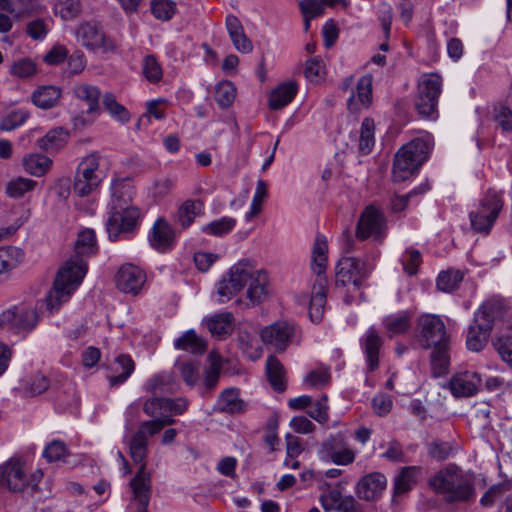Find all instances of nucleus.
Returning <instances> with one entry per match:
<instances>
[{
  "mask_svg": "<svg viewBox=\"0 0 512 512\" xmlns=\"http://www.w3.org/2000/svg\"><path fill=\"white\" fill-rule=\"evenodd\" d=\"M97 249L93 229L87 228L78 234L75 244L76 254L60 266L53 287L47 295V309L50 312L58 310L63 303L67 302L82 283L87 273V264L82 256L94 254Z\"/></svg>",
  "mask_w": 512,
  "mask_h": 512,
  "instance_id": "nucleus-1",
  "label": "nucleus"
},
{
  "mask_svg": "<svg viewBox=\"0 0 512 512\" xmlns=\"http://www.w3.org/2000/svg\"><path fill=\"white\" fill-rule=\"evenodd\" d=\"M244 287H247V298L253 304L263 302L269 295V278L266 271L256 269L248 260L233 265L228 274L216 285L218 301L230 300Z\"/></svg>",
  "mask_w": 512,
  "mask_h": 512,
  "instance_id": "nucleus-2",
  "label": "nucleus"
},
{
  "mask_svg": "<svg viewBox=\"0 0 512 512\" xmlns=\"http://www.w3.org/2000/svg\"><path fill=\"white\" fill-rule=\"evenodd\" d=\"M429 484L448 503L469 502L475 497L473 475L454 464L437 472Z\"/></svg>",
  "mask_w": 512,
  "mask_h": 512,
  "instance_id": "nucleus-3",
  "label": "nucleus"
},
{
  "mask_svg": "<svg viewBox=\"0 0 512 512\" xmlns=\"http://www.w3.org/2000/svg\"><path fill=\"white\" fill-rule=\"evenodd\" d=\"M128 445L131 459L135 464L140 465L137 474L130 482V487L133 493L132 505H135L136 512H148L147 507L150 495V476L146 473L145 458L148 451V438L145 435V430L138 429V431L130 438Z\"/></svg>",
  "mask_w": 512,
  "mask_h": 512,
  "instance_id": "nucleus-4",
  "label": "nucleus"
},
{
  "mask_svg": "<svg viewBox=\"0 0 512 512\" xmlns=\"http://www.w3.org/2000/svg\"><path fill=\"white\" fill-rule=\"evenodd\" d=\"M327 252L328 244L326 238L318 235L311 252V268L316 274V279L312 286L309 317L314 323H319L322 320L326 304L327 278L325 271L328 260Z\"/></svg>",
  "mask_w": 512,
  "mask_h": 512,
  "instance_id": "nucleus-5",
  "label": "nucleus"
},
{
  "mask_svg": "<svg viewBox=\"0 0 512 512\" xmlns=\"http://www.w3.org/2000/svg\"><path fill=\"white\" fill-rule=\"evenodd\" d=\"M109 168L108 158L100 152L94 151L83 157L76 169L74 192L81 197L94 192L107 176Z\"/></svg>",
  "mask_w": 512,
  "mask_h": 512,
  "instance_id": "nucleus-6",
  "label": "nucleus"
},
{
  "mask_svg": "<svg viewBox=\"0 0 512 512\" xmlns=\"http://www.w3.org/2000/svg\"><path fill=\"white\" fill-rule=\"evenodd\" d=\"M431 150L428 138H416L403 145L395 155L393 179L402 182L410 178L425 162Z\"/></svg>",
  "mask_w": 512,
  "mask_h": 512,
  "instance_id": "nucleus-7",
  "label": "nucleus"
},
{
  "mask_svg": "<svg viewBox=\"0 0 512 512\" xmlns=\"http://www.w3.org/2000/svg\"><path fill=\"white\" fill-rule=\"evenodd\" d=\"M38 321L39 314L31 305H11L0 311V330L13 334L31 332Z\"/></svg>",
  "mask_w": 512,
  "mask_h": 512,
  "instance_id": "nucleus-8",
  "label": "nucleus"
},
{
  "mask_svg": "<svg viewBox=\"0 0 512 512\" xmlns=\"http://www.w3.org/2000/svg\"><path fill=\"white\" fill-rule=\"evenodd\" d=\"M502 208L501 196L494 190H488L478 207L469 213L471 228L477 233H489Z\"/></svg>",
  "mask_w": 512,
  "mask_h": 512,
  "instance_id": "nucleus-9",
  "label": "nucleus"
},
{
  "mask_svg": "<svg viewBox=\"0 0 512 512\" xmlns=\"http://www.w3.org/2000/svg\"><path fill=\"white\" fill-rule=\"evenodd\" d=\"M106 214L105 228L111 241H117L133 232L141 218L138 207L107 208Z\"/></svg>",
  "mask_w": 512,
  "mask_h": 512,
  "instance_id": "nucleus-10",
  "label": "nucleus"
},
{
  "mask_svg": "<svg viewBox=\"0 0 512 512\" xmlns=\"http://www.w3.org/2000/svg\"><path fill=\"white\" fill-rule=\"evenodd\" d=\"M442 91V78L436 73L424 74L418 82V94L415 106L423 117L437 114L438 98Z\"/></svg>",
  "mask_w": 512,
  "mask_h": 512,
  "instance_id": "nucleus-11",
  "label": "nucleus"
},
{
  "mask_svg": "<svg viewBox=\"0 0 512 512\" xmlns=\"http://www.w3.org/2000/svg\"><path fill=\"white\" fill-rule=\"evenodd\" d=\"M387 233V220L381 209L374 204L367 206L361 213L356 227V237L359 240L372 238L383 241Z\"/></svg>",
  "mask_w": 512,
  "mask_h": 512,
  "instance_id": "nucleus-12",
  "label": "nucleus"
},
{
  "mask_svg": "<svg viewBox=\"0 0 512 512\" xmlns=\"http://www.w3.org/2000/svg\"><path fill=\"white\" fill-rule=\"evenodd\" d=\"M321 460L326 463L346 466L354 462L356 453L353 451L343 434L330 435L325 439L318 450Z\"/></svg>",
  "mask_w": 512,
  "mask_h": 512,
  "instance_id": "nucleus-13",
  "label": "nucleus"
},
{
  "mask_svg": "<svg viewBox=\"0 0 512 512\" xmlns=\"http://www.w3.org/2000/svg\"><path fill=\"white\" fill-rule=\"evenodd\" d=\"M371 267L362 259L344 257L336 265L335 283L337 286L353 285L358 288L369 275Z\"/></svg>",
  "mask_w": 512,
  "mask_h": 512,
  "instance_id": "nucleus-14",
  "label": "nucleus"
},
{
  "mask_svg": "<svg viewBox=\"0 0 512 512\" xmlns=\"http://www.w3.org/2000/svg\"><path fill=\"white\" fill-rule=\"evenodd\" d=\"M417 338L425 349L448 342L443 320L436 315H423L418 319Z\"/></svg>",
  "mask_w": 512,
  "mask_h": 512,
  "instance_id": "nucleus-15",
  "label": "nucleus"
},
{
  "mask_svg": "<svg viewBox=\"0 0 512 512\" xmlns=\"http://www.w3.org/2000/svg\"><path fill=\"white\" fill-rule=\"evenodd\" d=\"M297 327L287 321H277L264 327L260 332V337L264 344L271 346L279 352L287 349L290 343L296 338Z\"/></svg>",
  "mask_w": 512,
  "mask_h": 512,
  "instance_id": "nucleus-16",
  "label": "nucleus"
},
{
  "mask_svg": "<svg viewBox=\"0 0 512 512\" xmlns=\"http://www.w3.org/2000/svg\"><path fill=\"white\" fill-rule=\"evenodd\" d=\"M75 35L77 41L88 50L108 52L115 49L114 42L106 36L102 28L96 23H81L76 29Z\"/></svg>",
  "mask_w": 512,
  "mask_h": 512,
  "instance_id": "nucleus-17",
  "label": "nucleus"
},
{
  "mask_svg": "<svg viewBox=\"0 0 512 512\" xmlns=\"http://www.w3.org/2000/svg\"><path fill=\"white\" fill-rule=\"evenodd\" d=\"M29 479L24 463L19 459H10L0 465V486L12 492H21L28 487Z\"/></svg>",
  "mask_w": 512,
  "mask_h": 512,
  "instance_id": "nucleus-18",
  "label": "nucleus"
},
{
  "mask_svg": "<svg viewBox=\"0 0 512 512\" xmlns=\"http://www.w3.org/2000/svg\"><path fill=\"white\" fill-rule=\"evenodd\" d=\"M482 385V377L475 371H460L455 373L447 385L451 394L456 398L474 396Z\"/></svg>",
  "mask_w": 512,
  "mask_h": 512,
  "instance_id": "nucleus-19",
  "label": "nucleus"
},
{
  "mask_svg": "<svg viewBox=\"0 0 512 512\" xmlns=\"http://www.w3.org/2000/svg\"><path fill=\"white\" fill-rule=\"evenodd\" d=\"M145 281V272L133 264L121 266L115 277L117 288L132 295H136L142 289Z\"/></svg>",
  "mask_w": 512,
  "mask_h": 512,
  "instance_id": "nucleus-20",
  "label": "nucleus"
},
{
  "mask_svg": "<svg viewBox=\"0 0 512 512\" xmlns=\"http://www.w3.org/2000/svg\"><path fill=\"white\" fill-rule=\"evenodd\" d=\"M360 345L365 354L367 371L373 372L379 367V355L383 339L373 327H370L360 338Z\"/></svg>",
  "mask_w": 512,
  "mask_h": 512,
  "instance_id": "nucleus-21",
  "label": "nucleus"
},
{
  "mask_svg": "<svg viewBox=\"0 0 512 512\" xmlns=\"http://www.w3.org/2000/svg\"><path fill=\"white\" fill-rule=\"evenodd\" d=\"M111 197L107 208L136 207L133 204L134 187L128 179H115L110 185Z\"/></svg>",
  "mask_w": 512,
  "mask_h": 512,
  "instance_id": "nucleus-22",
  "label": "nucleus"
},
{
  "mask_svg": "<svg viewBox=\"0 0 512 512\" xmlns=\"http://www.w3.org/2000/svg\"><path fill=\"white\" fill-rule=\"evenodd\" d=\"M135 370V362L130 355L121 354L117 356L109 365L107 380L111 387L122 385L127 381Z\"/></svg>",
  "mask_w": 512,
  "mask_h": 512,
  "instance_id": "nucleus-23",
  "label": "nucleus"
},
{
  "mask_svg": "<svg viewBox=\"0 0 512 512\" xmlns=\"http://www.w3.org/2000/svg\"><path fill=\"white\" fill-rule=\"evenodd\" d=\"M387 479L379 473L374 472L361 478L357 485V495L361 499L374 500L379 497L386 488Z\"/></svg>",
  "mask_w": 512,
  "mask_h": 512,
  "instance_id": "nucleus-24",
  "label": "nucleus"
},
{
  "mask_svg": "<svg viewBox=\"0 0 512 512\" xmlns=\"http://www.w3.org/2000/svg\"><path fill=\"white\" fill-rule=\"evenodd\" d=\"M372 81L371 75L362 76L356 86V92H353L347 101L348 109L351 112H358L361 108H367L372 99Z\"/></svg>",
  "mask_w": 512,
  "mask_h": 512,
  "instance_id": "nucleus-25",
  "label": "nucleus"
},
{
  "mask_svg": "<svg viewBox=\"0 0 512 512\" xmlns=\"http://www.w3.org/2000/svg\"><path fill=\"white\" fill-rule=\"evenodd\" d=\"M491 330L492 328L489 326L488 322L476 321L474 317L473 323L469 326L467 332V348L473 352L481 351L488 341Z\"/></svg>",
  "mask_w": 512,
  "mask_h": 512,
  "instance_id": "nucleus-26",
  "label": "nucleus"
},
{
  "mask_svg": "<svg viewBox=\"0 0 512 512\" xmlns=\"http://www.w3.org/2000/svg\"><path fill=\"white\" fill-rule=\"evenodd\" d=\"M174 236L171 225L166 220L159 218L152 227L149 241L153 248L164 251L172 245Z\"/></svg>",
  "mask_w": 512,
  "mask_h": 512,
  "instance_id": "nucleus-27",
  "label": "nucleus"
},
{
  "mask_svg": "<svg viewBox=\"0 0 512 512\" xmlns=\"http://www.w3.org/2000/svg\"><path fill=\"white\" fill-rule=\"evenodd\" d=\"M203 213L204 205L202 201L188 199L178 207L174 221L182 229H187L194 222L195 218Z\"/></svg>",
  "mask_w": 512,
  "mask_h": 512,
  "instance_id": "nucleus-28",
  "label": "nucleus"
},
{
  "mask_svg": "<svg viewBox=\"0 0 512 512\" xmlns=\"http://www.w3.org/2000/svg\"><path fill=\"white\" fill-rule=\"evenodd\" d=\"M72 92L77 99L87 103V112L89 114H99L101 91L97 86L87 83H78L74 85Z\"/></svg>",
  "mask_w": 512,
  "mask_h": 512,
  "instance_id": "nucleus-29",
  "label": "nucleus"
},
{
  "mask_svg": "<svg viewBox=\"0 0 512 512\" xmlns=\"http://www.w3.org/2000/svg\"><path fill=\"white\" fill-rule=\"evenodd\" d=\"M205 325L212 336L224 338L233 331L234 317L230 312L217 313L205 319Z\"/></svg>",
  "mask_w": 512,
  "mask_h": 512,
  "instance_id": "nucleus-30",
  "label": "nucleus"
},
{
  "mask_svg": "<svg viewBox=\"0 0 512 512\" xmlns=\"http://www.w3.org/2000/svg\"><path fill=\"white\" fill-rule=\"evenodd\" d=\"M505 314V304L501 299H489L481 305L475 313L476 321L488 322L493 328L496 321L501 320Z\"/></svg>",
  "mask_w": 512,
  "mask_h": 512,
  "instance_id": "nucleus-31",
  "label": "nucleus"
},
{
  "mask_svg": "<svg viewBox=\"0 0 512 512\" xmlns=\"http://www.w3.org/2000/svg\"><path fill=\"white\" fill-rule=\"evenodd\" d=\"M411 322V312L404 310L387 315L384 317L382 323L388 335L393 337L395 335L406 333L411 327Z\"/></svg>",
  "mask_w": 512,
  "mask_h": 512,
  "instance_id": "nucleus-32",
  "label": "nucleus"
},
{
  "mask_svg": "<svg viewBox=\"0 0 512 512\" xmlns=\"http://www.w3.org/2000/svg\"><path fill=\"white\" fill-rule=\"evenodd\" d=\"M68 138L69 133L67 130L62 127H56L38 139L37 146L46 152L59 151L66 145Z\"/></svg>",
  "mask_w": 512,
  "mask_h": 512,
  "instance_id": "nucleus-33",
  "label": "nucleus"
},
{
  "mask_svg": "<svg viewBox=\"0 0 512 512\" xmlns=\"http://www.w3.org/2000/svg\"><path fill=\"white\" fill-rule=\"evenodd\" d=\"M297 84L295 81H288L280 84L274 89L269 97V106L271 109L278 110L288 105L296 95Z\"/></svg>",
  "mask_w": 512,
  "mask_h": 512,
  "instance_id": "nucleus-34",
  "label": "nucleus"
},
{
  "mask_svg": "<svg viewBox=\"0 0 512 512\" xmlns=\"http://www.w3.org/2000/svg\"><path fill=\"white\" fill-rule=\"evenodd\" d=\"M422 469L416 466L404 467L394 480V495L400 496L407 493L417 483Z\"/></svg>",
  "mask_w": 512,
  "mask_h": 512,
  "instance_id": "nucleus-35",
  "label": "nucleus"
},
{
  "mask_svg": "<svg viewBox=\"0 0 512 512\" xmlns=\"http://www.w3.org/2000/svg\"><path fill=\"white\" fill-rule=\"evenodd\" d=\"M375 145V123L372 118H364L357 136V149L360 154L371 153Z\"/></svg>",
  "mask_w": 512,
  "mask_h": 512,
  "instance_id": "nucleus-36",
  "label": "nucleus"
},
{
  "mask_svg": "<svg viewBox=\"0 0 512 512\" xmlns=\"http://www.w3.org/2000/svg\"><path fill=\"white\" fill-rule=\"evenodd\" d=\"M61 97V89L56 86H42L32 94V102L41 109L54 107Z\"/></svg>",
  "mask_w": 512,
  "mask_h": 512,
  "instance_id": "nucleus-37",
  "label": "nucleus"
},
{
  "mask_svg": "<svg viewBox=\"0 0 512 512\" xmlns=\"http://www.w3.org/2000/svg\"><path fill=\"white\" fill-rule=\"evenodd\" d=\"M52 160L39 153L25 155L22 159L23 169L36 177H41L50 169Z\"/></svg>",
  "mask_w": 512,
  "mask_h": 512,
  "instance_id": "nucleus-38",
  "label": "nucleus"
},
{
  "mask_svg": "<svg viewBox=\"0 0 512 512\" xmlns=\"http://www.w3.org/2000/svg\"><path fill=\"white\" fill-rule=\"evenodd\" d=\"M266 374L269 383L275 391L285 390V371L277 357L270 355L266 361Z\"/></svg>",
  "mask_w": 512,
  "mask_h": 512,
  "instance_id": "nucleus-39",
  "label": "nucleus"
},
{
  "mask_svg": "<svg viewBox=\"0 0 512 512\" xmlns=\"http://www.w3.org/2000/svg\"><path fill=\"white\" fill-rule=\"evenodd\" d=\"M434 349L431 353V369L435 377H439L448 371L449 355L448 342L441 345L432 346Z\"/></svg>",
  "mask_w": 512,
  "mask_h": 512,
  "instance_id": "nucleus-40",
  "label": "nucleus"
},
{
  "mask_svg": "<svg viewBox=\"0 0 512 512\" xmlns=\"http://www.w3.org/2000/svg\"><path fill=\"white\" fill-rule=\"evenodd\" d=\"M102 104L110 117L116 121L121 123L129 122L131 118L129 111L117 101L116 96L113 93H105L102 97Z\"/></svg>",
  "mask_w": 512,
  "mask_h": 512,
  "instance_id": "nucleus-41",
  "label": "nucleus"
},
{
  "mask_svg": "<svg viewBox=\"0 0 512 512\" xmlns=\"http://www.w3.org/2000/svg\"><path fill=\"white\" fill-rule=\"evenodd\" d=\"M175 348L188 351L194 354L203 353L206 350V342L199 337L193 330L185 332L177 338L174 343Z\"/></svg>",
  "mask_w": 512,
  "mask_h": 512,
  "instance_id": "nucleus-42",
  "label": "nucleus"
},
{
  "mask_svg": "<svg viewBox=\"0 0 512 512\" xmlns=\"http://www.w3.org/2000/svg\"><path fill=\"white\" fill-rule=\"evenodd\" d=\"M236 226V220L232 217L224 216L218 220L212 221L201 227V231L210 236L223 237L229 234Z\"/></svg>",
  "mask_w": 512,
  "mask_h": 512,
  "instance_id": "nucleus-43",
  "label": "nucleus"
},
{
  "mask_svg": "<svg viewBox=\"0 0 512 512\" xmlns=\"http://www.w3.org/2000/svg\"><path fill=\"white\" fill-rule=\"evenodd\" d=\"M21 249L12 246L0 247V274L15 268L23 259Z\"/></svg>",
  "mask_w": 512,
  "mask_h": 512,
  "instance_id": "nucleus-44",
  "label": "nucleus"
},
{
  "mask_svg": "<svg viewBox=\"0 0 512 512\" xmlns=\"http://www.w3.org/2000/svg\"><path fill=\"white\" fill-rule=\"evenodd\" d=\"M218 403L221 410L231 413L240 412L244 409V403L239 398L238 390L234 388L225 389L220 394Z\"/></svg>",
  "mask_w": 512,
  "mask_h": 512,
  "instance_id": "nucleus-45",
  "label": "nucleus"
},
{
  "mask_svg": "<svg viewBox=\"0 0 512 512\" xmlns=\"http://www.w3.org/2000/svg\"><path fill=\"white\" fill-rule=\"evenodd\" d=\"M236 93V87L231 81H221L215 89V100L221 108H228L235 101Z\"/></svg>",
  "mask_w": 512,
  "mask_h": 512,
  "instance_id": "nucleus-46",
  "label": "nucleus"
},
{
  "mask_svg": "<svg viewBox=\"0 0 512 512\" xmlns=\"http://www.w3.org/2000/svg\"><path fill=\"white\" fill-rule=\"evenodd\" d=\"M37 182L24 177H18L10 180L6 185V193L11 198H21L26 193L32 191Z\"/></svg>",
  "mask_w": 512,
  "mask_h": 512,
  "instance_id": "nucleus-47",
  "label": "nucleus"
},
{
  "mask_svg": "<svg viewBox=\"0 0 512 512\" xmlns=\"http://www.w3.org/2000/svg\"><path fill=\"white\" fill-rule=\"evenodd\" d=\"M239 345L243 353L251 360H257L261 357L262 350L258 344L256 335H250L241 331L239 334Z\"/></svg>",
  "mask_w": 512,
  "mask_h": 512,
  "instance_id": "nucleus-48",
  "label": "nucleus"
},
{
  "mask_svg": "<svg viewBox=\"0 0 512 512\" xmlns=\"http://www.w3.org/2000/svg\"><path fill=\"white\" fill-rule=\"evenodd\" d=\"M55 13L63 20H71L81 13L80 0H58L55 4Z\"/></svg>",
  "mask_w": 512,
  "mask_h": 512,
  "instance_id": "nucleus-49",
  "label": "nucleus"
},
{
  "mask_svg": "<svg viewBox=\"0 0 512 512\" xmlns=\"http://www.w3.org/2000/svg\"><path fill=\"white\" fill-rule=\"evenodd\" d=\"M29 117V113L23 109L11 111L0 120V130L12 131L22 126Z\"/></svg>",
  "mask_w": 512,
  "mask_h": 512,
  "instance_id": "nucleus-50",
  "label": "nucleus"
},
{
  "mask_svg": "<svg viewBox=\"0 0 512 512\" xmlns=\"http://www.w3.org/2000/svg\"><path fill=\"white\" fill-rule=\"evenodd\" d=\"M142 72L151 83H158L163 77L162 67L153 55H147L143 59Z\"/></svg>",
  "mask_w": 512,
  "mask_h": 512,
  "instance_id": "nucleus-51",
  "label": "nucleus"
},
{
  "mask_svg": "<svg viewBox=\"0 0 512 512\" xmlns=\"http://www.w3.org/2000/svg\"><path fill=\"white\" fill-rule=\"evenodd\" d=\"M463 280V274L460 271L441 272L437 278V288L443 292L455 290Z\"/></svg>",
  "mask_w": 512,
  "mask_h": 512,
  "instance_id": "nucleus-52",
  "label": "nucleus"
},
{
  "mask_svg": "<svg viewBox=\"0 0 512 512\" xmlns=\"http://www.w3.org/2000/svg\"><path fill=\"white\" fill-rule=\"evenodd\" d=\"M68 455V447L61 440L51 441L43 451V456L48 462L64 461Z\"/></svg>",
  "mask_w": 512,
  "mask_h": 512,
  "instance_id": "nucleus-53",
  "label": "nucleus"
},
{
  "mask_svg": "<svg viewBox=\"0 0 512 512\" xmlns=\"http://www.w3.org/2000/svg\"><path fill=\"white\" fill-rule=\"evenodd\" d=\"M176 11V4L172 0H152L151 12L159 20H169Z\"/></svg>",
  "mask_w": 512,
  "mask_h": 512,
  "instance_id": "nucleus-54",
  "label": "nucleus"
},
{
  "mask_svg": "<svg viewBox=\"0 0 512 512\" xmlns=\"http://www.w3.org/2000/svg\"><path fill=\"white\" fill-rule=\"evenodd\" d=\"M24 389L30 395H38L45 392L50 383L46 376L41 373H36L24 380Z\"/></svg>",
  "mask_w": 512,
  "mask_h": 512,
  "instance_id": "nucleus-55",
  "label": "nucleus"
},
{
  "mask_svg": "<svg viewBox=\"0 0 512 512\" xmlns=\"http://www.w3.org/2000/svg\"><path fill=\"white\" fill-rule=\"evenodd\" d=\"M511 485L508 482L500 483L491 486L481 497L480 504L483 507H491L495 502L500 499L505 492L510 489Z\"/></svg>",
  "mask_w": 512,
  "mask_h": 512,
  "instance_id": "nucleus-56",
  "label": "nucleus"
},
{
  "mask_svg": "<svg viewBox=\"0 0 512 512\" xmlns=\"http://www.w3.org/2000/svg\"><path fill=\"white\" fill-rule=\"evenodd\" d=\"M36 72V64L29 58H21L13 62L10 73L18 78H28Z\"/></svg>",
  "mask_w": 512,
  "mask_h": 512,
  "instance_id": "nucleus-57",
  "label": "nucleus"
},
{
  "mask_svg": "<svg viewBox=\"0 0 512 512\" xmlns=\"http://www.w3.org/2000/svg\"><path fill=\"white\" fill-rule=\"evenodd\" d=\"M166 403H167L166 398L158 397V396L152 397V398L147 399L144 402L143 410L146 415L153 417V418H158L163 415H168L166 413Z\"/></svg>",
  "mask_w": 512,
  "mask_h": 512,
  "instance_id": "nucleus-58",
  "label": "nucleus"
},
{
  "mask_svg": "<svg viewBox=\"0 0 512 512\" xmlns=\"http://www.w3.org/2000/svg\"><path fill=\"white\" fill-rule=\"evenodd\" d=\"M329 406L327 404V396L323 395L319 400L313 402L308 410V415L320 424H324L328 421Z\"/></svg>",
  "mask_w": 512,
  "mask_h": 512,
  "instance_id": "nucleus-59",
  "label": "nucleus"
},
{
  "mask_svg": "<svg viewBox=\"0 0 512 512\" xmlns=\"http://www.w3.org/2000/svg\"><path fill=\"white\" fill-rule=\"evenodd\" d=\"M175 423V419L171 415H163L158 418H154L149 421H145L141 424L139 429L145 430V435L153 436L157 434L164 426L172 425Z\"/></svg>",
  "mask_w": 512,
  "mask_h": 512,
  "instance_id": "nucleus-60",
  "label": "nucleus"
},
{
  "mask_svg": "<svg viewBox=\"0 0 512 512\" xmlns=\"http://www.w3.org/2000/svg\"><path fill=\"white\" fill-rule=\"evenodd\" d=\"M177 369L180 371L184 382L193 386L199 379V364L192 361L177 363Z\"/></svg>",
  "mask_w": 512,
  "mask_h": 512,
  "instance_id": "nucleus-61",
  "label": "nucleus"
},
{
  "mask_svg": "<svg viewBox=\"0 0 512 512\" xmlns=\"http://www.w3.org/2000/svg\"><path fill=\"white\" fill-rule=\"evenodd\" d=\"M49 30L50 28L48 22L40 18L29 22L26 26L27 35L36 41L44 40Z\"/></svg>",
  "mask_w": 512,
  "mask_h": 512,
  "instance_id": "nucleus-62",
  "label": "nucleus"
},
{
  "mask_svg": "<svg viewBox=\"0 0 512 512\" xmlns=\"http://www.w3.org/2000/svg\"><path fill=\"white\" fill-rule=\"evenodd\" d=\"M403 269L409 275H415L421 264V254L418 250L407 249L401 258Z\"/></svg>",
  "mask_w": 512,
  "mask_h": 512,
  "instance_id": "nucleus-63",
  "label": "nucleus"
},
{
  "mask_svg": "<svg viewBox=\"0 0 512 512\" xmlns=\"http://www.w3.org/2000/svg\"><path fill=\"white\" fill-rule=\"evenodd\" d=\"M493 346L501 359L508 365L512 366V337L501 336L494 342Z\"/></svg>",
  "mask_w": 512,
  "mask_h": 512,
  "instance_id": "nucleus-64",
  "label": "nucleus"
}]
</instances>
